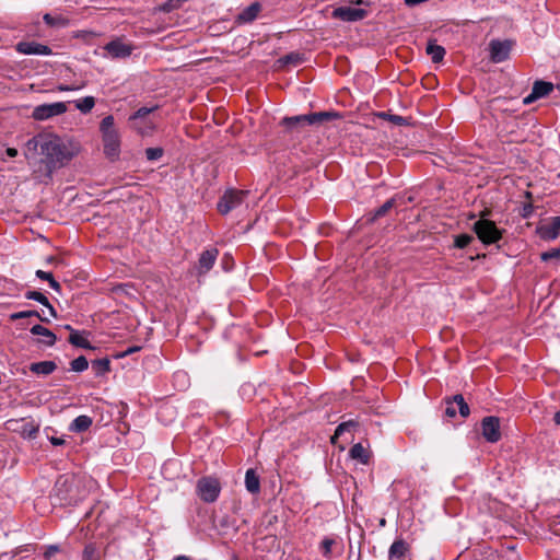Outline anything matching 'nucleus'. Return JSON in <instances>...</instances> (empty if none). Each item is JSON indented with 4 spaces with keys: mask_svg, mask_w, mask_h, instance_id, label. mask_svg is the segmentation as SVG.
Returning a JSON list of instances; mask_svg holds the SVG:
<instances>
[{
    "mask_svg": "<svg viewBox=\"0 0 560 560\" xmlns=\"http://www.w3.org/2000/svg\"><path fill=\"white\" fill-rule=\"evenodd\" d=\"M5 153L9 158H15L18 155V150L15 148H8Z\"/></svg>",
    "mask_w": 560,
    "mask_h": 560,
    "instance_id": "nucleus-51",
    "label": "nucleus"
},
{
    "mask_svg": "<svg viewBox=\"0 0 560 560\" xmlns=\"http://www.w3.org/2000/svg\"><path fill=\"white\" fill-rule=\"evenodd\" d=\"M92 370L95 376H103L110 371V361L108 358H102L92 361Z\"/></svg>",
    "mask_w": 560,
    "mask_h": 560,
    "instance_id": "nucleus-26",
    "label": "nucleus"
},
{
    "mask_svg": "<svg viewBox=\"0 0 560 560\" xmlns=\"http://www.w3.org/2000/svg\"><path fill=\"white\" fill-rule=\"evenodd\" d=\"M553 84L548 81L537 80L533 84L532 92L537 98L545 97L553 91Z\"/></svg>",
    "mask_w": 560,
    "mask_h": 560,
    "instance_id": "nucleus-23",
    "label": "nucleus"
},
{
    "mask_svg": "<svg viewBox=\"0 0 560 560\" xmlns=\"http://www.w3.org/2000/svg\"><path fill=\"white\" fill-rule=\"evenodd\" d=\"M15 50L23 55H42L49 56L52 54L51 48L47 45L37 42H19L15 45Z\"/></svg>",
    "mask_w": 560,
    "mask_h": 560,
    "instance_id": "nucleus-12",
    "label": "nucleus"
},
{
    "mask_svg": "<svg viewBox=\"0 0 560 560\" xmlns=\"http://www.w3.org/2000/svg\"><path fill=\"white\" fill-rule=\"evenodd\" d=\"M93 423L91 417L86 415H81L77 417L69 425V430L74 433H82L88 431Z\"/></svg>",
    "mask_w": 560,
    "mask_h": 560,
    "instance_id": "nucleus-19",
    "label": "nucleus"
},
{
    "mask_svg": "<svg viewBox=\"0 0 560 560\" xmlns=\"http://www.w3.org/2000/svg\"><path fill=\"white\" fill-rule=\"evenodd\" d=\"M43 20L48 26H65L67 24L62 16H52L49 13H46Z\"/></svg>",
    "mask_w": 560,
    "mask_h": 560,
    "instance_id": "nucleus-36",
    "label": "nucleus"
},
{
    "mask_svg": "<svg viewBox=\"0 0 560 560\" xmlns=\"http://www.w3.org/2000/svg\"><path fill=\"white\" fill-rule=\"evenodd\" d=\"M163 149L162 148H148L145 150V156L149 161H156L163 156Z\"/></svg>",
    "mask_w": 560,
    "mask_h": 560,
    "instance_id": "nucleus-41",
    "label": "nucleus"
},
{
    "mask_svg": "<svg viewBox=\"0 0 560 560\" xmlns=\"http://www.w3.org/2000/svg\"><path fill=\"white\" fill-rule=\"evenodd\" d=\"M71 371L83 372L89 368V361L84 355H80L70 362Z\"/></svg>",
    "mask_w": 560,
    "mask_h": 560,
    "instance_id": "nucleus-34",
    "label": "nucleus"
},
{
    "mask_svg": "<svg viewBox=\"0 0 560 560\" xmlns=\"http://www.w3.org/2000/svg\"><path fill=\"white\" fill-rule=\"evenodd\" d=\"M185 0H167L165 3H163L161 5V11L163 12H172L178 8H180L182 3L184 2Z\"/></svg>",
    "mask_w": 560,
    "mask_h": 560,
    "instance_id": "nucleus-39",
    "label": "nucleus"
},
{
    "mask_svg": "<svg viewBox=\"0 0 560 560\" xmlns=\"http://www.w3.org/2000/svg\"><path fill=\"white\" fill-rule=\"evenodd\" d=\"M219 255V250L214 247L203 250L200 254L198 260L199 273H207L212 269L217 258Z\"/></svg>",
    "mask_w": 560,
    "mask_h": 560,
    "instance_id": "nucleus-14",
    "label": "nucleus"
},
{
    "mask_svg": "<svg viewBox=\"0 0 560 560\" xmlns=\"http://www.w3.org/2000/svg\"><path fill=\"white\" fill-rule=\"evenodd\" d=\"M148 127H149L150 129H153V128H154V125H153L152 122H150V124L148 125Z\"/></svg>",
    "mask_w": 560,
    "mask_h": 560,
    "instance_id": "nucleus-60",
    "label": "nucleus"
},
{
    "mask_svg": "<svg viewBox=\"0 0 560 560\" xmlns=\"http://www.w3.org/2000/svg\"><path fill=\"white\" fill-rule=\"evenodd\" d=\"M359 425V422L355 420H348L341 422L335 430L334 435L331 436V443H336V440L340 438L345 432H351Z\"/></svg>",
    "mask_w": 560,
    "mask_h": 560,
    "instance_id": "nucleus-27",
    "label": "nucleus"
},
{
    "mask_svg": "<svg viewBox=\"0 0 560 560\" xmlns=\"http://www.w3.org/2000/svg\"><path fill=\"white\" fill-rule=\"evenodd\" d=\"M57 369L54 361L34 362L30 365V371L38 375H49Z\"/></svg>",
    "mask_w": 560,
    "mask_h": 560,
    "instance_id": "nucleus-20",
    "label": "nucleus"
},
{
    "mask_svg": "<svg viewBox=\"0 0 560 560\" xmlns=\"http://www.w3.org/2000/svg\"><path fill=\"white\" fill-rule=\"evenodd\" d=\"M48 283L52 290L60 292L61 285L58 281L55 280L54 277L49 279Z\"/></svg>",
    "mask_w": 560,
    "mask_h": 560,
    "instance_id": "nucleus-47",
    "label": "nucleus"
},
{
    "mask_svg": "<svg viewBox=\"0 0 560 560\" xmlns=\"http://www.w3.org/2000/svg\"><path fill=\"white\" fill-rule=\"evenodd\" d=\"M355 3L357 4H362V3H364V1L363 0H358Z\"/></svg>",
    "mask_w": 560,
    "mask_h": 560,
    "instance_id": "nucleus-61",
    "label": "nucleus"
},
{
    "mask_svg": "<svg viewBox=\"0 0 560 560\" xmlns=\"http://www.w3.org/2000/svg\"><path fill=\"white\" fill-rule=\"evenodd\" d=\"M172 408H168V407H165V408H161L160 411H159V416H162L164 411H167V410H171Z\"/></svg>",
    "mask_w": 560,
    "mask_h": 560,
    "instance_id": "nucleus-56",
    "label": "nucleus"
},
{
    "mask_svg": "<svg viewBox=\"0 0 560 560\" xmlns=\"http://www.w3.org/2000/svg\"><path fill=\"white\" fill-rule=\"evenodd\" d=\"M474 237L469 234H460L455 237V247L457 248H465L467 247L471 242Z\"/></svg>",
    "mask_w": 560,
    "mask_h": 560,
    "instance_id": "nucleus-38",
    "label": "nucleus"
},
{
    "mask_svg": "<svg viewBox=\"0 0 560 560\" xmlns=\"http://www.w3.org/2000/svg\"><path fill=\"white\" fill-rule=\"evenodd\" d=\"M377 116L384 120H388L390 122H393L394 125L396 126H406L408 125V120L407 118L402 117V116H399V115H394V114H389V113H386V112H381L377 114Z\"/></svg>",
    "mask_w": 560,
    "mask_h": 560,
    "instance_id": "nucleus-33",
    "label": "nucleus"
},
{
    "mask_svg": "<svg viewBox=\"0 0 560 560\" xmlns=\"http://www.w3.org/2000/svg\"><path fill=\"white\" fill-rule=\"evenodd\" d=\"M260 10L261 5L258 2H254L238 13L236 16V22L238 24L252 23L257 19Z\"/></svg>",
    "mask_w": 560,
    "mask_h": 560,
    "instance_id": "nucleus-17",
    "label": "nucleus"
},
{
    "mask_svg": "<svg viewBox=\"0 0 560 560\" xmlns=\"http://www.w3.org/2000/svg\"><path fill=\"white\" fill-rule=\"evenodd\" d=\"M37 317L40 322L49 323V319L46 317H43L37 311H22L16 312L10 315L11 320H18L22 318H28V317Z\"/></svg>",
    "mask_w": 560,
    "mask_h": 560,
    "instance_id": "nucleus-30",
    "label": "nucleus"
},
{
    "mask_svg": "<svg viewBox=\"0 0 560 560\" xmlns=\"http://www.w3.org/2000/svg\"><path fill=\"white\" fill-rule=\"evenodd\" d=\"M85 331L72 330V334L69 336V342L79 348L83 349H94L88 338L84 336Z\"/></svg>",
    "mask_w": 560,
    "mask_h": 560,
    "instance_id": "nucleus-24",
    "label": "nucleus"
},
{
    "mask_svg": "<svg viewBox=\"0 0 560 560\" xmlns=\"http://www.w3.org/2000/svg\"><path fill=\"white\" fill-rule=\"evenodd\" d=\"M105 156L115 162L120 155V136L115 128V120L112 115L104 117L100 124Z\"/></svg>",
    "mask_w": 560,
    "mask_h": 560,
    "instance_id": "nucleus-2",
    "label": "nucleus"
},
{
    "mask_svg": "<svg viewBox=\"0 0 560 560\" xmlns=\"http://www.w3.org/2000/svg\"><path fill=\"white\" fill-rule=\"evenodd\" d=\"M350 456L362 464H368L370 460V455L361 443H357L350 448Z\"/></svg>",
    "mask_w": 560,
    "mask_h": 560,
    "instance_id": "nucleus-28",
    "label": "nucleus"
},
{
    "mask_svg": "<svg viewBox=\"0 0 560 560\" xmlns=\"http://www.w3.org/2000/svg\"><path fill=\"white\" fill-rule=\"evenodd\" d=\"M60 551H61V549L58 545L46 546L45 551H44V558L46 560H50L54 555H56L57 552H60Z\"/></svg>",
    "mask_w": 560,
    "mask_h": 560,
    "instance_id": "nucleus-43",
    "label": "nucleus"
},
{
    "mask_svg": "<svg viewBox=\"0 0 560 560\" xmlns=\"http://www.w3.org/2000/svg\"><path fill=\"white\" fill-rule=\"evenodd\" d=\"M67 112V105L63 102H56L50 104H42L34 108L32 117L35 120H46L55 116L62 115Z\"/></svg>",
    "mask_w": 560,
    "mask_h": 560,
    "instance_id": "nucleus-7",
    "label": "nucleus"
},
{
    "mask_svg": "<svg viewBox=\"0 0 560 560\" xmlns=\"http://www.w3.org/2000/svg\"><path fill=\"white\" fill-rule=\"evenodd\" d=\"M49 441L55 446H61L66 443V441L62 438H56V436H50Z\"/></svg>",
    "mask_w": 560,
    "mask_h": 560,
    "instance_id": "nucleus-48",
    "label": "nucleus"
},
{
    "mask_svg": "<svg viewBox=\"0 0 560 560\" xmlns=\"http://www.w3.org/2000/svg\"><path fill=\"white\" fill-rule=\"evenodd\" d=\"M196 492L201 501L212 503L217 501L221 492V485L218 478L207 476L197 481Z\"/></svg>",
    "mask_w": 560,
    "mask_h": 560,
    "instance_id": "nucleus-4",
    "label": "nucleus"
},
{
    "mask_svg": "<svg viewBox=\"0 0 560 560\" xmlns=\"http://www.w3.org/2000/svg\"><path fill=\"white\" fill-rule=\"evenodd\" d=\"M533 212H534V207H533L532 202H526L523 205V207L520 211V214L522 218L527 219L533 214Z\"/></svg>",
    "mask_w": 560,
    "mask_h": 560,
    "instance_id": "nucleus-44",
    "label": "nucleus"
},
{
    "mask_svg": "<svg viewBox=\"0 0 560 560\" xmlns=\"http://www.w3.org/2000/svg\"><path fill=\"white\" fill-rule=\"evenodd\" d=\"M303 60H304V58H303L302 54L290 52V54L281 57L278 61L283 66H287V65L299 66L303 62Z\"/></svg>",
    "mask_w": 560,
    "mask_h": 560,
    "instance_id": "nucleus-31",
    "label": "nucleus"
},
{
    "mask_svg": "<svg viewBox=\"0 0 560 560\" xmlns=\"http://www.w3.org/2000/svg\"><path fill=\"white\" fill-rule=\"evenodd\" d=\"M65 328H66L67 330H70L71 332H72V330H74L70 325H66V326H65Z\"/></svg>",
    "mask_w": 560,
    "mask_h": 560,
    "instance_id": "nucleus-58",
    "label": "nucleus"
},
{
    "mask_svg": "<svg viewBox=\"0 0 560 560\" xmlns=\"http://www.w3.org/2000/svg\"><path fill=\"white\" fill-rule=\"evenodd\" d=\"M549 526L555 534L560 535V518L553 520Z\"/></svg>",
    "mask_w": 560,
    "mask_h": 560,
    "instance_id": "nucleus-46",
    "label": "nucleus"
},
{
    "mask_svg": "<svg viewBox=\"0 0 560 560\" xmlns=\"http://www.w3.org/2000/svg\"><path fill=\"white\" fill-rule=\"evenodd\" d=\"M31 332L36 336H42L43 339H38V342L47 347H52L57 341L56 335L51 330L42 325H34L31 328Z\"/></svg>",
    "mask_w": 560,
    "mask_h": 560,
    "instance_id": "nucleus-18",
    "label": "nucleus"
},
{
    "mask_svg": "<svg viewBox=\"0 0 560 560\" xmlns=\"http://www.w3.org/2000/svg\"><path fill=\"white\" fill-rule=\"evenodd\" d=\"M138 348H129L127 349L124 353H122V357L127 355V354H130L132 353L133 351H136Z\"/></svg>",
    "mask_w": 560,
    "mask_h": 560,
    "instance_id": "nucleus-54",
    "label": "nucleus"
},
{
    "mask_svg": "<svg viewBox=\"0 0 560 560\" xmlns=\"http://www.w3.org/2000/svg\"><path fill=\"white\" fill-rule=\"evenodd\" d=\"M158 107H140L135 114L130 116V120L142 119L148 116L150 113L154 112Z\"/></svg>",
    "mask_w": 560,
    "mask_h": 560,
    "instance_id": "nucleus-40",
    "label": "nucleus"
},
{
    "mask_svg": "<svg viewBox=\"0 0 560 560\" xmlns=\"http://www.w3.org/2000/svg\"><path fill=\"white\" fill-rule=\"evenodd\" d=\"M537 100H538V98L534 95V93H533V92H530V94H528L526 97H524L523 103H524L525 105H529V104L534 103V102H535V101H537Z\"/></svg>",
    "mask_w": 560,
    "mask_h": 560,
    "instance_id": "nucleus-49",
    "label": "nucleus"
},
{
    "mask_svg": "<svg viewBox=\"0 0 560 560\" xmlns=\"http://www.w3.org/2000/svg\"><path fill=\"white\" fill-rule=\"evenodd\" d=\"M54 259H55V258H54L52 256H50V257H48V258H47V261H48V262H51Z\"/></svg>",
    "mask_w": 560,
    "mask_h": 560,
    "instance_id": "nucleus-59",
    "label": "nucleus"
},
{
    "mask_svg": "<svg viewBox=\"0 0 560 560\" xmlns=\"http://www.w3.org/2000/svg\"><path fill=\"white\" fill-rule=\"evenodd\" d=\"M338 117L339 114L336 112H317L306 115L284 117L281 120V125L287 127L289 130H293L304 125H320L325 121H329Z\"/></svg>",
    "mask_w": 560,
    "mask_h": 560,
    "instance_id": "nucleus-3",
    "label": "nucleus"
},
{
    "mask_svg": "<svg viewBox=\"0 0 560 560\" xmlns=\"http://www.w3.org/2000/svg\"><path fill=\"white\" fill-rule=\"evenodd\" d=\"M482 436L489 443H497L501 439L500 420L498 417H485L481 421Z\"/></svg>",
    "mask_w": 560,
    "mask_h": 560,
    "instance_id": "nucleus-9",
    "label": "nucleus"
},
{
    "mask_svg": "<svg viewBox=\"0 0 560 560\" xmlns=\"http://www.w3.org/2000/svg\"><path fill=\"white\" fill-rule=\"evenodd\" d=\"M77 88H72V86H68V85H59L58 86V90L59 91H73L75 90Z\"/></svg>",
    "mask_w": 560,
    "mask_h": 560,
    "instance_id": "nucleus-52",
    "label": "nucleus"
},
{
    "mask_svg": "<svg viewBox=\"0 0 560 560\" xmlns=\"http://www.w3.org/2000/svg\"><path fill=\"white\" fill-rule=\"evenodd\" d=\"M38 432H39V424L35 423L34 421L25 422L20 430V434L24 439H31V440L35 439L37 436Z\"/></svg>",
    "mask_w": 560,
    "mask_h": 560,
    "instance_id": "nucleus-29",
    "label": "nucleus"
},
{
    "mask_svg": "<svg viewBox=\"0 0 560 560\" xmlns=\"http://www.w3.org/2000/svg\"><path fill=\"white\" fill-rule=\"evenodd\" d=\"M248 191L230 189L224 192L218 202V210L222 214H228L233 209L240 207Z\"/></svg>",
    "mask_w": 560,
    "mask_h": 560,
    "instance_id": "nucleus-6",
    "label": "nucleus"
},
{
    "mask_svg": "<svg viewBox=\"0 0 560 560\" xmlns=\"http://www.w3.org/2000/svg\"><path fill=\"white\" fill-rule=\"evenodd\" d=\"M25 298L27 300L37 301L42 305L48 304V299L42 292H38V291H34V290L26 291Z\"/></svg>",
    "mask_w": 560,
    "mask_h": 560,
    "instance_id": "nucleus-37",
    "label": "nucleus"
},
{
    "mask_svg": "<svg viewBox=\"0 0 560 560\" xmlns=\"http://www.w3.org/2000/svg\"><path fill=\"white\" fill-rule=\"evenodd\" d=\"M560 258V247L552 248L551 250L545 252L541 254V259L544 261H548L550 259H559Z\"/></svg>",
    "mask_w": 560,
    "mask_h": 560,
    "instance_id": "nucleus-42",
    "label": "nucleus"
},
{
    "mask_svg": "<svg viewBox=\"0 0 560 560\" xmlns=\"http://www.w3.org/2000/svg\"><path fill=\"white\" fill-rule=\"evenodd\" d=\"M173 560H191V559L187 556H177V557L173 558Z\"/></svg>",
    "mask_w": 560,
    "mask_h": 560,
    "instance_id": "nucleus-55",
    "label": "nucleus"
},
{
    "mask_svg": "<svg viewBox=\"0 0 560 560\" xmlns=\"http://www.w3.org/2000/svg\"><path fill=\"white\" fill-rule=\"evenodd\" d=\"M445 416L448 418H454L456 416L455 405L458 407V413L462 418H467L470 413L469 406L462 394L445 398Z\"/></svg>",
    "mask_w": 560,
    "mask_h": 560,
    "instance_id": "nucleus-10",
    "label": "nucleus"
},
{
    "mask_svg": "<svg viewBox=\"0 0 560 560\" xmlns=\"http://www.w3.org/2000/svg\"><path fill=\"white\" fill-rule=\"evenodd\" d=\"M553 421L557 425H560V409L555 413Z\"/></svg>",
    "mask_w": 560,
    "mask_h": 560,
    "instance_id": "nucleus-53",
    "label": "nucleus"
},
{
    "mask_svg": "<svg viewBox=\"0 0 560 560\" xmlns=\"http://www.w3.org/2000/svg\"><path fill=\"white\" fill-rule=\"evenodd\" d=\"M525 196H526L527 199H530L532 198V192L530 191H526Z\"/></svg>",
    "mask_w": 560,
    "mask_h": 560,
    "instance_id": "nucleus-57",
    "label": "nucleus"
},
{
    "mask_svg": "<svg viewBox=\"0 0 560 560\" xmlns=\"http://www.w3.org/2000/svg\"><path fill=\"white\" fill-rule=\"evenodd\" d=\"M335 545V540L329 537H325L320 542V552L326 559H331V548Z\"/></svg>",
    "mask_w": 560,
    "mask_h": 560,
    "instance_id": "nucleus-35",
    "label": "nucleus"
},
{
    "mask_svg": "<svg viewBox=\"0 0 560 560\" xmlns=\"http://www.w3.org/2000/svg\"><path fill=\"white\" fill-rule=\"evenodd\" d=\"M425 50L434 63L441 62L446 54L445 48L435 44L434 40L428 42Z\"/></svg>",
    "mask_w": 560,
    "mask_h": 560,
    "instance_id": "nucleus-22",
    "label": "nucleus"
},
{
    "mask_svg": "<svg viewBox=\"0 0 560 560\" xmlns=\"http://www.w3.org/2000/svg\"><path fill=\"white\" fill-rule=\"evenodd\" d=\"M410 546L404 539H396L388 550L390 560H407Z\"/></svg>",
    "mask_w": 560,
    "mask_h": 560,
    "instance_id": "nucleus-16",
    "label": "nucleus"
},
{
    "mask_svg": "<svg viewBox=\"0 0 560 560\" xmlns=\"http://www.w3.org/2000/svg\"><path fill=\"white\" fill-rule=\"evenodd\" d=\"M95 105V100L93 96H85L75 101V107L82 112L83 114L90 113Z\"/></svg>",
    "mask_w": 560,
    "mask_h": 560,
    "instance_id": "nucleus-32",
    "label": "nucleus"
},
{
    "mask_svg": "<svg viewBox=\"0 0 560 560\" xmlns=\"http://www.w3.org/2000/svg\"><path fill=\"white\" fill-rule=\"evenodd\" d=\"M368 15L364 9L352 7H338L332 11V16L345 22H357L363 20Z\"/></svg>",
    "mask_w": 560,
    "mask_h": 560,
    "instance_id": "nucleus-11",
    "label": "nucleus"
},
{
    "mask_svg": "<svg viewBox=\"0 0 560 560\" xmlns=\"http://www.w3.org/2000/svg\"><path fill=\"white\" fill-rule=\"evenodd\" d=\"M234 560H237L236 558Z\"/></svg>",
    "mask_w": 560,
    "mask_h": 560,
    "instance_id": "nucleus-62",
    "label": "nucleus"
},
{
    "mask_svg": "<svg viewBox=\"0 0 560 560\" xmlns=\"http://www.w3.org/2000/svg\"><path fill=\"white\" fill-rule=\"evenodd\" d=\"M474 231L486 245L494 244L502 238V231L491 220L480 219L474 223Z\"/></svg>",
    "mask_w": 560,
    "mask_h": 560,
    "instance_id": "nucleus-5",
    "label": "nucleus"
},
{
    "mask_svg": "<svg viewBox=\"0 0 560 560\" xmlns=\"http://www.w3.org/2000/svg\"><path fill=\"white\" fill-rule=\"evenodd\" d=\"M490 58L493 62H503L509 58L511 43L509 40L493 39L490 42Z\"/></svg>",
    "mask_w": 560,
    "mask_h": 560,
    "instance_id": "nucleus-13",
    "label": "nucleus"
},
{
    "mask_svg": "<svg viewBox=\"0 0 560 560\" xmlns=\"http://www.w3.org/2000/svg\"><path fill=\"white\" fill-rule=\"evenodd\" d=\"M45 307L48 308V314H50L51 317L56 318L57 317V311L55 310V307L50 304V302L48 301V304H44Z\"/></svg>",
    "mask_w": 560,
    "mask_h": 560,
    "instance_id": "nucleus-50",
    "label": "nucleus"
},
{
    "mask_svg": "<svg viewBox=\"0 0 560 560\" xmlns=\"http://www.w3.org/2000/svg\"><path fill=\"white\" fill-rule=\"evenodd\" d=\"M26 147L34 151L39 148L40 154L44 155L42 160L44 174L48 178H51L55 170L66 165L81 151L79 142L74 140L63 141L52 135L33 137L26 142Z\"/></svg>",
    "mask_w": 560,
    "mask_h": 560,
    "instance_id": "nucleus-1",
    "label": "nucleus"
},
{
    "mask_svg": "<svg viewBox=\"0 0 560 560\" xmlns=\"http://www.w3.org/2000/svg\"><path fill=\"white\" fill-rule=\"evenodd\" d=\"M396 200H397L396 197L388 199L380 208H377L373 213H371V217L368 219V221L374 222L378 218L386 215L387 212L396 206Z\"/></svg>",
    "mask_w": 560,
    "mask_h": 560,
    "instance_id": "nucleus-25",
    "label": "nucleus"
},
{
    "mask_svg": "<svg viewBox=\"0 0 560 560\" xmlns=\"http://www.w3.org/2000/svg\"><path fill=\"white\" fill-rule=\"evenodd\" d=\"M103 49L113 59H125L132 54L133 46L124 42L122 38H115L107 43Z\"/></svg>",
    "mask_w": 560,
    "mask_h": 560,
    "instance_id": "nucleus-8",
    "label": "nucleus"
},
{
    "mask_svg": "<svg viewBox=\"0 0 560 560\" xmlns=\"http://www.w3.org/2000/svg\"><path fill=\"white\" fill-rule=\"evenodd\" d=\"M537 231L542 240H556L560 234V217H552L548 224L541 225Z\"/></svg>",
    "mask_w": 560,
    "mask_h": 560,
    "instance_id": "nucleus-15",
    "label": "nucleus"
},
{
    "mask_svg": "<svg viewBox=\"0 0 560 560\" xmlns=\"http://www.w3.org/2000/svg\"><path fill=\"white\" fill-rule=\"evenodd\" d=\"M35 275L40 280H46V281H49V279L52 278V273L51 272H47V271H44V270H37Z\"/></svg>",
    "mask_w": 560,
    "mask_h": 560,
    "instance_id": "nucleus-45",
    "label": "nucleus"
},
{
    "mask_svg": "<svg viewBox=\"0 0 560 560\" xmlns=\"http://www.w3.org/2000/svg\"><path fill=\"white\" fill-rule=\"evenodd\" d=\"M245 487L246 490L252 494H256L260 491L259 476L252 468L248 469L245 474Z\"/></svg>",
    "mask_w": 560,
    "mask_h": 560,
    "instance_id": "nucleus-21",
    "label": "nucleus"
}]
</instances>
